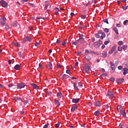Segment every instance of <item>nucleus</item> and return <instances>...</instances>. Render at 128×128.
I'll return each mask as SVG.
<instances>
[{
	"label": "nucleus",
	"mask_w": 128,
	"mask_h": 128,
	"mask_svg": "<svg viewBox=\"0 0 128 128\" xmlns=\"http://www.w3.org/2000/svg\"><path fill=\"white\" fill-rule=\"evenodd\" d=\"M26 42H32V38L29 36H26L25 38H24L23 41L22 42V44H25Z\"/></svg>",
	"instance_id": "1"
},
{
	"label": "nucleus",
	"mask_w": 128,
	"mask_h": 128,
	"mask_svg": "<svg viewBox=\"0 0 128 128\" xmlns=\"http://www.w3.org/2000/svg\"><path fill=\"white\" fill-rule=\"evenodd\" d=\"M0 4L3 8H6L8 6V3L4 0L0 1Z\"/></svg>",
	"instance_id": "2"
},
{
	"label": "nucleus",
	"mask_w": 128,
	"mask_h": 128,
	"mask_svg": "<svg viewBox=\"0 0 128 128\" xmlns=\"http://www.w3.org/2000/svg\"><path fill=\"white\" fill-rule=\"evenodd\" d=\"M100 44H100V42H96L94 43V46L96 48H98L100 46Z\"/></svg>",
	"instance_id": "3"
},
{
	"label": "nucleus",
	"mask_w": 128,
	"mask_h": 128,
	"mask_svg": "<svg viewBox=\"0 0 128 128\" xmlns=\"http://www.w3.org/2000/svg\"><path fill=\"white\" fill-rule=\"evenodd\" d=\"M120 115L122 116V118H126V111L124 110H122L120 112Z\"/></svg>",
	"instance_id": "4"
},
{
	"label": "nucleus",
	"mask_w": 128,
	"mask_h": 128,
	"mask_svg": "<svg viewBox=\"0 0 128 128\" xmlns=\"http://www.w3.org/2000/svg\"><path fill=\"white\" fill-rule=\"evenodd\" d=\"M24 86H26V84L24 83H20L17 86L18 88H23Z\"/></svg>",
	"instance_id": "5"
},
{
	"label": "nucleus",
	"mask_w": 128,
	"mask_h": 128,
	"mask_svg": "<svg viewBox=\"0 0 128 128\" xmlns=\"http://www.w3.org/2000/svg\"><path fill=\"white\" fill-rule=\"evenodd\" d=\"M110 64L112 68V72H114V70H116V68H114V63L112 62H110Z\"/></svg>",
	"instance_id": "6"
},
{
	"label": "nucleus",
	"mask_w": 128,
	"mask_h": 128,
	"mask_svg": "<svg viewBox=\"0 0 128 128\" xmlns=\"http://www.w3.org/2000/svg\"><path fill=\"white\" fill-rule=\"evenodd\" d=\"M124 78H119L116 80V82L118 84H122V82H124Z\"/></svg>",
	"instance_id": "7"
},
{
	"label": "nucleus",
	"mask_w": 128,
	"mask_h": 128,
	"mask_svg": "<svg viewBox=\"0 0 128 128\" xmlns=\"http://www.w3.org/2000/svg\"><path fill=\"white\" fill-rule=\"evenodd\" d=\"M85 58L86 60L88 62H90V60H92V58H90V56L88 55V54H85Z\"/></svg>",
	"instance_id": "8"
},
{
	"label": "nucleus",
	"mask_w": 128,
	"mask_h": 128,
	"mask_svg": "<svg viewBox=\"0 0 128 128\" xmlns=\"http://www.w3.org/2000/svg\"><path fill=\"white\" fill-rule=\"evenodd\" d=\"M46 68H48V70H52V62H49L46 65Z\"/></svg>",
	"instance_id": "9"
},
{
	"label": "nucleus",
	"mask_w": 128,
	"mask_h": 128,
	"mask_svg": "<svg viewBox=\"0 0 128 128\" xmlns=\"http://www.w3.org/2000/svg\"><path fill=\"white\" fill-rule=\"evenodd\" d=\"M102 58H104L108 56V52L106 51L102 52Z\"/></svg>",
	"instance_id": "10"
},
{
	"label": "nucleus",
	"mask_w": 128,
	"mask_h": 128,
	"mask_svg": "<svg viewBox=\"0 0 128 128\" xmlns=\"http://www.w3.org/2000/svg\"><path fill=\"white\" fill-rule=\"evenodd\" d=\"M12 44L13 46H16L17 48H20V44L19 42H12Z\"/></svg>",
	"instance_id": "11"
},
{
	"label": "nucleus",
	"mask_w": 128,
	"mask_h": 128,
	"mask_svg": "<svg viewBox=\"0 0 128 128\" xmlns=\"http://www.w3.org/2000/svg\"><path fill=\"white\" fill-rule=\"evenodd\" d=\"M114 92H112L110 91H108V96H110L113 97L114 96Z\"/></svg>",
	"instance_id": "12"
},
{
	"label": "nucleus",
	"mask_w": 128,
	"mask_h": 128,
	"mask_svg": "<svg viewBox=\"0 0 128 128\" xmlns=\"http://www.w3.org/2000/svg\"><path fill=\"white\" fill-rule=\"evenodd\" d=\"M80 102V98H73L72 100V102H74V104H78Z\"/></svg>",
	"instance_id": "13"
},
{
	"label": "nucleus",
	"mask_w": 128,
	"mask_h": 128,
	"mask_svg": "<svg viewBox=\"0 0 128 128\" xmlns=\"http://www.w3.org/2000/svg\"><path fill=\"white\" fill-rule=\"evenodd\" d=\"M14 68L16 70H18L20 68V64H17L14 66Z\"/></svg>",
	"instance_id": "14"
},
{
	"label": "nucleus",
	"mask_w": 128,
	"mask_h": 128,
	"mask_svg": "<svg viewBox=\"0 0 128 128\" xmlns=\"http://www.w3.org/2000/svg\"><path fill=\"white\" fill-rule=\"evenodd\" d=\"M30 84L34 88H36V90H38V86H36V84Z\"/></svg>",
	"instance_id": "15"
},
{
	"label": "nucleus",
	"mask_w": 128,
	"mask_h": 128,
	"mask_svg": "<svg viewBox=\"0 0 128 128\" xmlns=\"http://www.w3.org/2000/svg\"><path fill=\"white\" fill-rule=\"evenodd\" d=\"M54 100L55 104L57 106H60V102L58 100H56V99H54Z\"/></svg>",
	"instance_id": "16"
},
{
	"label": "nucleus",
	"mask_w": 128,
	"mask_h": 128,
	"mask_svg": "<svg viewBox=\"0 0 128 128\" xmlns=\"http://www.w3.org/2000/svg\"><path fill=\"white\" fill-rule=\"evenodd\" d=\"M90 66H88L86 67V72H90Z\"/></svg>",
	"instance_id": "17"
},
{
	"label": "nucleus",
	"mask_w": 128,
	"mask_h": 128,
	"mask_svg": "<svg viewBox=\"0 0 128 128\" xmlns=\"http://www.w3.org/2000/svg\"><path fill=\"white\" fill-rule=\"evenodd\" d=\"M73 86H74V90H78V86H76V82H74Z\"/></svg>",
	"instance_id": "18"
},
{
	"label": "nucleus",
	"mask_w": 128,
	"mask_h": 128,
	"mask_svg": "<svg viewBox=\"0 0 128 128\" xmlns=\"http://www.w3.org/2000/svg\"><path fill=\"white\" fill-rule=\"evenodd\" d=\"M102 36H100V40H104V38H106V34H104V32H102L100 33Z\"/></svg>",
	"instance_id": "19"
},
{
	"label": "nucleus",
	"mask_w": 128,
	"mask_h": 128,
	"mask_svg": "<svg viewBox=\"0 0 128 128\" xmlns=\"http://www.w3.org/2000/svg\"><path fill=\"white\" fill-rule=\"evenodd\" d=\"M94 106H100V101H97L94 103Z\"/></svg>",
	"instance_id": "20"
},
{
	"label": "nucleus",
	"mask_w": 128,
	"mask_h": 128,
	"mask_svg": "<svg viewBox=\"0 0 128 128\" xmlns=\"http://www.w3.org/2000/svg\"><path fill=\"white\" fill-rule=\"evenodd\" d=\"M78 108V106H72V108H71V112H74V110H76Z\"/></svg>",
	"instance_id": "21"
},
{
	"label": "nucleus",
	"mask_w": 128,
	"mask_h": 128,
	"mask_svg": "<svg viewBox=\"0 0 128 128\" xmlns=\"http://www.w3.org/2000/svg\"><path fill=\"white\" fill-rule=\"evenodd\" d=\"M79 42H80V44H82V40H82V38H84V34H82L80 35L79 36Z\"/></svg>",
	"instance_id": "22"
},
{
	"label": "nucleus",
	"mask_w": 128,
	"mask_h": 128,
	"mask_svg": "<svg viewBox=\"0 0 128 128\" xmlns=\"http://www.w3.org/2000/svg\"><path fill=\"white\" fill-rule=\"evenodd\" d=\"M113 30L114 32H116V34H118V28H114Z\"/></svg>",
	"instance_id": "23"
},
{
	"label": "nucleus",
	"mask_w": 128,
	"mask_h": 128,
	"mask_svg": "<svg viewBox=\"0 0 128 128\" xmlns=\"http://www.w3.org/2000/svg\"><path fill=\"white\" fill-rule=\"evenodd\" d=\"M62 77L64 78H70V76H68V75H67V74H64L63 76H62Z\"/></svg>",
	"instance_id": "24"
},
{
	"label": "nucleus",
	"mask_w": 128,
	"mask_h": 128,
	"mask_svg": "<svg viewBox=\"0 0 128 128\" xmlns=\"http://www.w3.org/2000/svg\"><path fill=\"white\" fill-rule=\"evenodd\" d=\"M117 110H118V112H120L122 110V107L118 105L117 106Z\"/></svg>",
	"instance_id": "25"
},
{
	"label": "nucleus",
	"mask_w": 128,
	"mask_h": 128,
	"mask_svg": "<svg viewBox=\"0 0 128 128\" xmlns=\"http://www.w3.org/2000/svg\"><path fill=\"white\" fill-rule=\"evenodd\" d=\"M100 33H96L95 34V36H96V38H100Z\"/></svg>",
	"instance_id": "26"
},
{
	"label": "nucleus",
	"mask_w": 128,
	"mask_h": 128,
	"mask_svg": "<svg viewBox=\"0 0 128 128\" xmlns=\"http://www.w3.org/2000/svg\"><path fill=\"white\" fill-rule=\"evenodd\" d=\"M57 96H59L60 98H62V92H58L57 94Z\"/></svg>",
	"instance_id": "27"
},
{
	"label": "nucleus",
	"mask_w": 128,
	"mask_h": 128,
	"mask_svg": "<svg viewBox=\"0 0 128 128\" xmlns=\"http://www.w3.org/2000/svg\"><path fill=\"white\" fill-rule=\"evenodd\" d=\"M6 30H10V26L8 24H6L5 26Z\"/></svg>",
	"instance_id": "28"
},
{
	"label": "nucleus",
	"mask_w": 128,
	"mask_h": 128,
	"mask_svg": "<svg viewBox=\"0 0 128 128\" xmlns=\"http://www.w3.org/2000/svg\"><path fill=\"white\" fill-rule=\"evenodd\" d=\"M80 40H77L76 42H72V44H74V46H76L78 44V42H80Z\"/></svg>",
	"instance_id": "29"
},
{
	"label": "nucleus",
	"mask_w": 128,
	"mask_h": 128,
	"mask_svg": "<svg viewBox=\"0 0 128 128\" xmlns=\"http://www.w3.org/2000/svg\"><path fill=\"white\" fill-rule=\"evenodd\" d=\"M94 114L96 116H99V114H100V112H98V111L95 112L94 113Z\"/></svg>",
	"instance_id": "30"
},
{
	"label": "nucleus",
	"mask_w": 128,
	"mask_h": 128,
	"mask_svg": "<svg viewBox=\"0 0 128 128\" xmlns=\"http://www.w3.org/2000/svg\"><path fill=\"white\" fill-rule=\"evenodd\" d=\"M116 46H114L112 48V50L113 51V52H114V50H116Z\"/></svg>",
	"instance_id": "31"
},
{
	"label": "nucleus",
	"mask_w": 128,
	"mask_h": 128,
	"mask_svg": "<svg viewBox=\"0 0 128 128\" xmlns=\"http://www.w3.org/2000/svg\"><path fill=\"white\" fill-rule=\"evenodd\" d=\"M120 128H126V126L124 125V124H120L119 126Z\"/></svg>",
	"instance_id": "32"
},
{
	"label": "nucleus",
	"mask_w": 128,
	"mask_h": 128,
	"mask_svg": "<svg viewBox=\"0 0 128 128\" xmlns=\"http://www.w3.org/2000/svg\"><path fill=\"white\" fill-rule=\"evenodd\" d=\"M13 26H14L15 28H16V26H18V22H15L13 24H12Z\"/></svg>",
	"instance_id": "33"
},
{
	"label": "nucleus",
	"mask_w": 128,
	"mask_h": 128,
	"mask_svg": "<svg viewBox=\"0 0 128 128\" xmlns=\"http://www.w3.org/2000/svg\"><path fill=\"white\" fill-rule=\"evenodd\" d=\"M104 106L106 108H108V110H110V106H108V104H106Z\"/></svg>",
	"instance_id": "34"
},
{
	"label": "nucleus",
	"mask_w": 128,
	"mask_h": 128,
	"mask_svg": "<svg viewBox=\"0 0 128 128\" xmlns=\"http://www.w3.org/2000/svg\"><path fill=\"white\" fill-rule=\"evenodd\" d=\"M48 4L46 3L45 4L44 10H48Z\"/></svg>",
	"instance_id": "35"
},
{
	"label": "nucleus",
	"mask_w": 128,
	"mask_h": 128,
	"mask_svg": "<svg viewBox=\"0 0 128 128\" xmlns=\"http://www.w3.org/2000/svg\"><path fill=\"white\" fill-rule=\"evenodd\" d=\"M103 22H104L107 24H108V19L103 20Z\"/></svg>",
	"instance_id": "36"
},
{
	"label": "nucleus",
	"mask_w": 128,
	"mask_h": 128,
	"mask_svg": "<svg viewBox=\"0 0 128 128\" xmlns=\"http://www.w3.org/2000/svg\"><path fill=\"white\" fill-rule=\"evenodd\" d=\"M6 24V22H0V26H4Z\"/></svg>",
	"instance_id": "37"
},
{
	"label": "nucleus",
	"mask_w": 128,
	"mask_h": 128,
	"mask_svg": "<svg viewBox=\"0 0 128 128\" xmlns=\"http://www.w3.org/2000/svg\"><path fill=\"white\" fill-rule=\"evenodd\" d=\"M14 100H22V98L18 97H15Z\"/></svg>",
	"instance_id": "38"
},
{
	"label": "nucleus",
	"mask_w": 128,
	"mask_h": 128,
	"mask_svg": "<svg viewBox=\"0 0 128 128\" xmlns=\"http://www.w3.org/2000/svg\"><path fill=\"white\" fill-rule=\"evenodd\" d=\"M124 26H126V24H128V20H126L123 22Z\"/></svg>",
	"instance_id": "39"
},
{
	"label": "nucleus",
	"mask_w": 128,
	"mask_h": 128,
	"mask_svg": "<svg viewBox=\"0 0 128 128\" xmlns=\"http://www.w3.org/2000/svg\"><path fill=\"white\" fill-rule=\"evenodd\" d=\"M114 64L116 66H118V60L116 61Z\"/></svg>",
	"instance_id": "40"
},
{
	"label": "nucleus",
	"mask_w": 128,
	"mask_h": 128,
	"mask_svg": "<svg viewBox=\"0 0 128 128\" xmlns=\"http://www.w3.org/2000/svg\"><path fill=\"white\" fill-rule=\"evenodd\" d=\"M101 76H108V74L106 73H104L102 74Z\"/></svg>",
	"instance_id": "41"
},
{
	"label": "nucleus",
	"mask_w": 128,
	"mask_h": 128,
	"mask_svg": "<svg viewBox=\"0 0 128 128\" xmlns=\"http://www.w3.org/2000/svg\"><path fill=\"white\" fill-rule=\"evenodd\" d=\"M28 104V100L24 101V106H26Z\"/></svg>",
	"instance_id": "42"
},
{
	"label": "nucleus",
	"mask_w": 128,
	"mask_h": 128,
	"mask_svg": "<svg viewBox=\"0 0 128 128\" xmlns=\"http://www.w3.org/2000/svg\"><path fill=\"white\" fill-rule=\"evenodd\" d=\"M118 52H122V46H118Z\"/></svg>",
	"instance_id": "43"
},
{
	"label": "nucleus",
	"mask_w": 128,
	"mask_h": 128,
	"mask_svg": "<svg viewBox=\"0 0 128 128\" xmlns=\"http://www.w3.org/2000/svg\"><path fill=\"white\" fill-rule=\"evenodd\" d=\"M80 18H82V20H84V18H86V16L84 15H81Z\"/></svg>",
	"instance_id": "44"
},
{
	"label": "nucleus",
	"mask_w": 128,
	"mask_h": 128,
	"mask_svg": "<svg viewBox=\"0 0 128 128\" xmlns=\"http://www.w3.org/2000/svg\"><path fill=\"white\" fill-rule=\"evenodd\" d=\"M127 48H128V46H127V45H124V46H122V48L123 50H125V49H126Z\"/></svg>",
	"instance_id": "45"
},
{
	"label": "nucleus",
	"mask_w": 128,
	"mask_h": 128,
	"mask_svg": "<svg viewBox=\"0 0 128 128\" xmlns=\"http://www.w3.org/2000/svg\"><path fill=\"white\" fill-rule=\"evenodd\" d=\"M104 31V32H106V33L108 32V28H105Z\"/></svg>",
	"instance_id": "46"
},
{
	"label": "nucleus",
	"mask_w": 128,
	"mask_h": 128,
	"mask_svg": "<svg viewBox=\"0 0 128 128\" xmlns=\"http://www.w3.org/2000/svg\"><path fill=\"white\" fill-rule=\"evenodd\" d=\"M90 54H97L96 52L92 50H90Z\"/></svg>",
	"instance_id": "47"
},
{
	"label": "nucleus",
	"mask_w": 128,
	"mask_h": 128,
	"mask_svg": "<svg viewBox=\"0 0 128 128\" xmlns=\"http://www.w3.org/2000/svg\"><path fill=\"white\" fill-rule=\"evenodd\" d=\"M18 54L20 58H22V52H18Z\"/></svg>",
	"instance_id": "48"
},
{
	"label": "nucleus",
	"mask_w": 128,
	"mask_h": 128,
	"mask_svg": "<svg viewBox=\"0 0 128 128\" xmlns=\"http://www.w3.org/2000/svg\"><path fill=\"white\" fill-rule=\"evenodd\" d=\"M118 44H119V46H122V41H119L118 42Z\"/></svg>",
	"instance_id": "49"
},
{
	"label": "nucleus",
	"mask_w": 128,
	"mask_h": 128,
	"mask_svg": "<svg viewBox=\"0 0 128 128\" xmlns=\"http://www.w3.org/2000/svg\"><path fill=\"white\" fill-rule=\"evenodd\" d=\"M46 94L47 95V96H52V92H46Z\"/></svg>",
	"instance_id": "50"
},
{
	"label": "nucleus",
	"mask_w": 128,
	"mask_h": 128,
	"mask_svg": "<svg viewBox=\"0 0 128 128\" xmlns=\"http://www.w3.org/2000/svg\"><path fill=\"white\" fill-rule=\"evenodd\" d=\"M122 8L123 10H126L128 8V6H122Z\"/></svg>",
	"instance_id": "51"
},
{
	"label": "nucleus",
	"mask_w": 128,
	"mask_h": 128,
	"mask_svg": "<svg viewBox=\"0 0 128 128\" xmlns=\"http://www.w3.org/2000/svg\"><path fill=\"white\" fill-rule=\"evenodd\" d=\"M110 82H114V78H110Z\"/></svg>",
	"instance_id": "52"
},
{
	"label": "nucleus",
	"mask_w": 128,
	"mask_h": 128,
	"mask_svg": "<svg viewBox=\"0 0 128 128\" xmlns=\"http://www.w3.org/2000/svg\"><path fill=\"white\" fill-rule=\"evenodd\" d=\"M60 122L56 124H55V126L56 128H58V126H60Z\"/></svg>",
	"instance_id": "53"
},
{
	"label": "nucleus",
	"mask_w": 128,
	"mask_h": 128,
	"mask_svg": "<svg viewBox=\"0 0 128 128\" xmlns=\"http://www.w3.org/2000/svg\"><path fill=\"white\" fill-rule=\"evenodd\" d=\"M78 86H79L80 88H82V84L80 82L78 83Z\"/></svg>",
	"instance_id": "54"
},
{
	"label": "nucleus",
	"mask_w": 128,
	"mask_h": 128,
	"mask_svg": "<svg viewBox=\"0 0 128 128\" xmlns=\"http://www.w3.org/2000/svg\"><path fill=\"white\" fill-rule=\"evenodd\" d=\"M85 54H90V50H85Z\"/></svg>",
	"instance_id": "55"
},
{
	"label": "nucleus",
	"mask_w": 128,
	"mask_h": 128,
	"mask_svg": "<svg viewBox=\"0 0 128 128\" xmlns=\"http://www.w3.org/2000/svg\"><path fill=\"white\" fill-rule=\"evenodd\" d=\"M0 20H3L4 22H6V18H2Z\"/></svg>",
	"instance_id": "56"
},
{
	"label": "nucleus",
	"mask_w": 128,
	"mask_h": 128,
	"mask_svg": "<svg viewBox=\"0 0 128 128\" xmlns=\"http://www.w3.org/2000/svg\"><path fill=\"white\" fill-rule=\"evenodd\" d=\"M57 68H62V66H60V64H57Z\"/></svg>",
	"instance_id": "57"
},
{
	"label": "nucleus",
	"mask_w": 128,
	"mask_h": 128,
	"mask_svg": "<svg viewBox=\"0 0 128 128\" xmlns=\"http://www.w3.org/2000/svg\"><path fill=\"white\" fill-rule=\"evenodd\" d=\"M116 26L117 28H120V26H120V24H116Z\"/></svg>",
	"instance_id": "58"
},
{
	"label": "nucleus",
	"mask_w": 128,
	"mask_h": 128,
	"mask_svg": "<svg viewBox=\"0 0 128 128\" xmlns=\"http://www.w3.org/2000/svg\"><path fill=\"white\" fill-rule=\"evenodd\" d=\"M123 70H124V72H128V69L127 68H124L123 69Z\"/></svg>",
	"instance_id": "59"
},
{
	"label": "nucleus",
	"mask_w": 128,
	"mask_h": 128,
	"mask_svg": "<svg viewBox=\"0 0 128 128\" xmlns=\"http://www.w3.org/2000/svg\"><path fill=\"white\" fill-rule=\"evenodd\" d=\"M92 102H88V106H92Z\"/></svg>",
	"instance_id": "60"
},
{
	"label": "nucleus",
	"mask_w": 128,
	"mask_h": 128,
	"mask_svg": "<svg viewBox=\"0 0 128 128\" xmlns=\"http://www.w3.org/2000/svg\"><path fill=\"white\" fill-rule=\"evenodd\" d=\"M48 124H45V125L44 126L43 128H48Z\"/></svg>",
	"instance_id": "61"
},
{
	"label": "nucleus",
	"mask_w": 128,
	"mask_h": 128,
	"mask_svg": "<svg viewBox=\"0 0 128 128\" xmlns=\"http://www.w3.org/2000/svg\"><path fill=\"white\" fill-rule=\"evenodd\" d=\"M122 66H118V70H122Z\"/></svg>",
	"instance_id": "62"
},
{
	"label": "nucleus",
	"mask_w": 128,
	"mask_h": 128,
	"mask_svg": "<svg viewBox=\"0 0 128 128\" xmlns=\"http://www.w3.org/2000/svg\"><path fill=\"white\" fill-rule=\"evenodd\" d=\"M66 42H64L62 43V46H66Z\"/></svg>",
	"instance_id": "63"
},
{
	"label": "nucleus",
	"mask_w": 128,
	"mask_h": 128,
	"mask_svg": "<svg viewBox=\"0 0 128 128\" xmlns=\"http://www.w3.org/2000/svg\"><path fill=\"white\" fill-rule=\"evenodd\" d=\"M100 72H106V70H104V68H102L100 70Z\"/></svg>",
	"instance_id": "64"
}]
</instances>
